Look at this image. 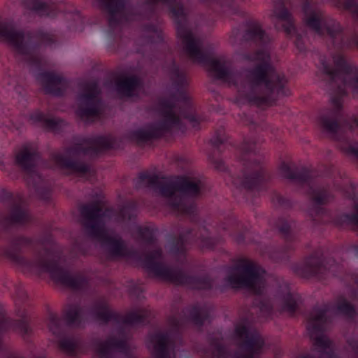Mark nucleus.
Wrapping results in <instances>:
<instances>
[{"instance_id": "2", "label": "nucleus", "mask_w": 358, "mask_h": 358, "mask_svg": "<svg viewBox=\"0 0 358 358\" xmlns=\"http://www.w3.org/2000/svg\"><path fill=\"white\" fill-rule=\"evenodd\" d=\"M3 197L8 202V214L0 219V233L10 236L8 245L3 250V255L25 273H48L55 282L66 287L76 290L85 287L88 280L85 275H73L58 259H48L43 255L38 250V246L43 245L41 239L13 234L15 227L31 223L32 216L21 196L3 192Z\"/></svg>"}, {"instance_id": "37", "label": "nucleus", "mask_w": 358, "mask_h": 358, "mask_svg": "<svg viewBox=\"0 0 358 358\" xmlns=\"http://www.w3.org/2000/svg\"><path fill=\"white\" fill-rule=\"evenodd\" d=\"M210 345L214 350V354L217 358H225L228 356L226 346L216 338L211 340Z\"/></svg>"}, {"instance_id": "20", "label": "nucleus", "mask_w": 358, "mask_h": 358, "mask_svg": "<svg viewBox=\"0 0 358 358\" xmlns=\"http://www.w3.org/2000/svg\"><path fill=\"white\" fill-rule=\"evenodd\" d=\"M90 314L95 320L103 324L113 321L117 324L133 327L143 324L146 320V315L138 311H131L127 315L122 316L121 314L110 310L109 305L105 301L96 303L91 308Z\"/></svg>"}, {"instance_id": "16", "label": "nucleus", "mask_w": 358, "mask_h": 358, "mask_svg": "<svg viewBox=\"0 0 358 358\" xmlns=\"http://www.w3.org/2000/svg\"><path fill=\"white\" fill-rule=\"evenodd\" d=\"M157 358H170L169 350V336L167 333L158 332L151 336ZM96 352L100 358H113L112 351H116L125 358H134L130 345L125 338L110 337L105 342H96Z\"/></svg>"}, {"instance_id": "21", "label": "nucleus", "mask_w": 358, "mask_h": 358, "mask_svg": "<svg viewBox=\"0 0 358 358\" xmlns=\"http://www.w3.org/2000/svg\"><path fill=\"white\" fill-rule=\"evenodd\" d=\"M272 18L274 26L278 31H284L289 38L294 37V43L299 52H303L306 50V45L303 37L299 34L294 24V18L286 8L284 2L279 1L274 6Z\"/></svg>"}, {"instance_id": "32", "label": "nucleus", "mask_w": 358, "mask_h": 358, "mask_svg": "<svg viewBox=\"0 0 358 358\" xmlns=\"http://www.w3.org/2000/svg\"><path fill=\"white\" fill-rule=\"evenodd\" d=\"M299 300L300 296L298 294L288 290L282 296V310L294 315L297 310Z\"/></svg>"}, {"instance_id": "19", "label": "nucleus", "mask_w": 358, "mask_h": 358, "mask_svg": "<svg viewBox=\"0 0 358 358\" xmlns=\"http://www.w3.org/2000/svg\"><path fill=\"white\" fill-rule=\"evenodd\" d=\"M219 241V237H213L210 232L203 228L199 235L194 234L192 229H188L185 233L171 237L168 243L170 253L178 257L185 254L187 244L192 242H196L202 250H213Z\"/></svg>"}, {"instance_id": "11", "label": "nucleus", "mask_w": 358, "mask_h": 358, "mask_svg": "<svg viewBox=\"0 0 358 358\" xmlns=\"http://www.w3.org/2000/svg\"><path fill=\"white\" fill-rule=\"evenodd\" d=\"M302 10L306 25L319 36H323L326 34L334 49L338 51L353 48L358 50L357 33L347 36L344 27L338 21L330 16H324L320 10L313 9L308 1L303 3Z\"/></svg>"}, {"instance_id": "42", "label": "nucleus", "mask_w": 358, "mask_h": 358, "mask_svg": "<svg viewBox=\"0 0 358 358\" xmlns=\"http://www.w3.org/2000/svg\"><path fill=\"white\" fill-rule=\"evenodd\" d=\"M163 36L162 33H157V41L158 43H162L163 42Z\"/></svg>"}, {"instance_id": "22", "label": "nucleus", "mask_w": 358, "mask_h": 358, "mask_svg": "<svg viewBox=\"0 0 358 358\" xmlns=\"http://www.w3.org/2000/svg\"><path fill=\"white\" fill-rule=\"evenodd\" d=\"M84 91L78 95V106L76 114L80 118L96 117L99 115L101 99L100 90L95 82L85 83Z\"/></svg>"}, {"instance_id": "34", "label": "nucleus", "mask_w": 358, "mask_h": 358, "mask_svg": "<svg viewBox=\"0 0 358 358\" xmlns=\"http://www.w3.org/2000/svg\"><path fill=\"white\" fill-rule=\"evenodd\" d=\"M138 204L134 201L126 202L119 210V215L123 220H131L136 216Z\"/></svg>"}, {"instance_id": "28", "label": "nucleus", "mask_w": 358, "mask_h": 358, "mask_svg": "<svg viewBox=\"0 0 358 358\" xmlns=\"http://www.w3.org/2000/svg\"><path fill=\"white\" fill-rule=\"evenodd\" d=\"M348 197L352 201L354 213H339L335 215L332 222L334 225L342 228L345 226L354 225L358 227V196L353 190L349 193Z\"/></svg>"}, {"instance_id": "33", "label": "nucleus", "mask_w": 358, "mask_h": 358, "mask_svg": "<svg viewBox=\"0 0 358 358\" xmlns=\"http://www.w3.org/2000/svg\"><path fill=\"white\" fill-rule=\"evenodd\" d=\"M336 310L346 316L350 319L355 318L357 315V309L352 303L347 301L345 298H342L338 303L336 305Z\"/></svg>"}, {"instance_id": "44", "label": "nucleus", "mask_w": 358, "mask_h": 358, "mask_svg": "<svg viewBox=\"0 0 358 358\" xmlns=\"http://www.w3.org/2000/svg\"><path fill=\"white\" fill-rule=\"evenodd\" d=\"M43 251H44V252H45V254L46 255H49V253H50V250H49V249H48V248H45V247H43Z\"/></svg>"}, {"instance_id": "7", "label": "nucleus", "mask_w": 358, "mask_h": 358, "mask_svg": "<svg viewBox=\"0 0 358 358\" xmlns=\"http://www.w3.org/2000/svg\"><path fill=\"white\" fill-rule=\"evenodd\" d=\"M136 189L151 188L167 199L171 208L178 214L195 221L197 218V207L194 198L201 192V181L191 180L185 176H178L176 180L164 182L158 175L148 171L139 173L134 180Z\"/></svg>"}, {"instance_id": "14", "label": "nucleus", "mask_w": 358, "mask_h": 358, "mask_svg": "<svg viewBox=\"0 0 358 358\" xmlns=\"http://www.w3.org/2000/svg\"><path fill=\"white\" fill-rule=\"evenodd\" d=\"M238 262V265L230 268L224 278L227 285L236 289L245 288L262 296L266 285L265 269L247 259H240Z\"/></svg>"}, {"instance_id": "31", "label": "nucleus", "mask_w": 358, "mask_h": 358, "mask_svg": "<svg viewBox=\"0 0 358 358\" xmlns=\"http://www.w3.org/2000/svg\"><path fill=\"white\" fill-rule=\"evenodd\" d=\"M205 3L218 7L222 17H229L233 15L243 14L240 3L244 0H203Z\"/></svg>"}, {"instance_id": "35", "label": "nucleus", "mask_w": 358, "mask_h": 358, "mask_svg": "<svg viewBox=\"0 0 358 358\" xmlns=\"http://www.w3.org/2000/svg\"><path fill=\"white\" fill-rule=\"evenodd\" d=\"M137 232L146 245H152L156 243L155 229L154 228L151 227H138Z\"/></svg>"}, {"instance_id": "27", "label": "nucleus", "mask_w": 358, "mask_h": 358, "mask_svg": "<svg viewBox=\"0 0 358 358\" xmlns=\"http://www.w3.org/2000/svg\"><path fill=\"white\" fill-rule=\"evenodd\" d=\"M37 80L42 85L45 92L56 96H62L65 93V80L52 71H43L37 73Z\"/></svg>"}, {"instance_id": "15", "label": "nucleus", "mask_w": 358, "mask_h": 358, "mask_svg": "<svg viewBox=\"0 0 358 358\" xmlns=\"http://www.w3.org/2000/svg\"><path fill=\"white\" fill-rule=\"evenodd\" d=\"M329 310V304L314 306L307 325V330L310 339L313 341L316 350L322 357L336 358L332 341L323 334L324 325L328 320L327 313ZM298 358H315V357L310 353H303L300 355Z\"/></svg>"}, {"instance_id": "12", "label": "nucleus", "mask_w": 358, "mask_h": 358, "mask_svg": "<svg viewBox=\"0 0 358 358\" xmlns=\"http://www.w3.org/2000/svg\"><path fill=\"white\" fill-rule=\"evenodd\" d=\"M66 324H62L59 315L49 313L48 326L49 330L57 339L59 348L70 356H76L80 352V342L68 332V328L78 327L83 321V309L79 304H69L63 313Z\"/></svg>"}, {"instance_id": "1", "label": "nucleus", "mask_w": 358, "mask_h": 358, "mask_svg": "<svg viewBox=\"0 0 358 358\" xmlns=\"http://www.w3.org/2000/svg\"><path fill=\"white\" fill-rule=\"evenodd\" d=\"M166 5L176 24L178 37L181 39L184 51L193 62L209 68L215 77L234 85L239 96L252 105L264 108L273 105L279 96H288L287 80L278 73L271 62L270 38L257 23H252L242 36V40L254 44L257 49L247 59L259 62L248 71L244 79L237 80L235 73L227 66L225 59H217L203 49L202 40L187 26L185 7L178 0H151Z\"/></svg>"}, {"instance_id": "30", "label": "nucleus", "mask_w": 358, "mask_h": 358, "mask_svg": "<svg viewBox=\"0 0 358 358\" xmlns=\"http://www.w3.org/2000/svg\"><path fill=\"white\" fill-rule=\"evenodd\" d=\"M182 312L189 322L199 328L210 320L209 310L198 303L187 306Z\"/></svg>"}, {"instance_id": "23", "label": "nucleus", "mask_w": 358, "mask_h": 358, "mask_svg": "<svg viewBox=\"0 0 358 358\" xmlns=\"http://www.w3.org/2000/svg\"><path fill=\"white\" fill-rule=\"evenodd\" d=\"M97 6L108 13V27L110 32L114 31L120 27L122 18L118 15H125L126 21H132L138 20L140 14L134 10L129 12L126 10V0H93Z\"/></svg>"}, {"instance_id": "29", "label": "nucleus", "mask_w": 358, "mask_h": 358, "mask_svg": "<svg viewBox=\"0 0 358 358\" xmlns=\"http://www.w3.org/2000/svg\"><path fill=\"white\" fill-rule=\"evenodd\" d=\"M30 119L35 123L41 124L47 130L55 133H60L66 126V122L64 120L48 117L40 110L33 112L30 115Z\"/></svg>"}, {"instance_id": "10", "label": "nucleus", "mask_w": 358, "mask_h": 358, "mask_svg": "<svg viewBox=\"0 0 358 358\" xmlns=\"http://www.w3.org/2000/svg\"><path fill=\"white\" fill-rule=\"evenodd\" d=\"M0 38L19 54L29 57L37 66L41 64V59L35 55L40 46H51L55 43L54 36L42 29L27 32L17 30L10 20L0 22Z\"/></svg>"}, {"instance_id": "26", "label": "nucleus", "mask_w": 358, "mask_h": 358, "mask_svg": "<svg viewBox=\"0 0 358 358\" xmlns=\"http://www.w3.org/2000/svg\"><path fill=\"white\" fill-rule=\"evenodd\" d=\"M115 90L121 97H138L144 88L142 78L136 75L122 76L115 83Z\"/></svg>"}, {"instance_id": "25", "label": "nucleus", "mask_w": 358, "mask_h": 358, "mask_svg": "<svg viewBox=\"0 0 358 358\" xmlns=\"http://www.w3.org/2000/svg\"><path fill=\"white\" fill-rule=\"evenodd\" d=\"M41 159V155L38 144L34 142L24 144L20 152L15 156L16 163L27 174L28 177L33 180L41 178L36 171L37 163Z\"/></svg>"}, {"instance_id": "18", "label": "nucleus", "mask_w": 358, "mask_h": 358, "mask_svg": "<svg viewBox=\"0 0 358 358\" xmlns=\"http://www.w3.org/2000/svg\"><path fill=\"white\" fill-rule=\"evenodd\" d=\"M296 225V222L289 217L281 216L278 219L276 227L285 244L271 252L270 258L274 262L281 263L289 261L298 238Z\"/></svg>"}, {"instance_id": "47", "label": "nucleus", "mask_w": 358, "mask_h": 358, "mask_svg": "<svg viewBox=\"0 0 358 358\" xmlns=\"http://www.w3.org/2000/svg\"><path fill=\"white\" fill-rule=\"evenodd\" d=\"M357 349H358V346H357Z\"/></svg>"}, {"instance_id": "40", "label": "nucleus", "mask_w": 358, "mask_h": 358, "mask_svg": "<svg viewBox=\"0 0 358 358\" xmlns=\"http://www.w3.org/2000/svg\"><path fill=\"white\" fill-rule=\"evenodd\" d=\"M38 194L41 199L46 202H49L51 199V190L48 187L43 188L42 189H38Z\"/></svg>"}, {"instance_id": "8", "label": "nucleus", "mask_w": 358, "mask_h": 358, "mask_svg": "<svg viewBox=\"0 0 358 358\" xmlns=\"http://www.w3.org/2000/svg\"><path fill=\"white\" fill-rule=\"evenodd\" d=\"M119 147L116 138L113 136H96L80 138L73 145L66 148L65 154L53 152L50 159L57 166L69 169L74 173L86 174L90 166L78 159L80 155L96 157L107 150H115Z\"/></svg>"}, {"instance_id": "43", "label": "nucleus", "mask_w": 358, "mask_h": 358, "mask_svg": "<svg viewBox=\"0 0 358 358\" xmlns=\"http://www.w3.org/2000/svg\"><path fill=\"white\" fill-rule=\"evenodd\" d=\"M238 241L239 243H244V242H245V235H244L243 234H241L238 236Z\"/></svg>"}, {"instance_id": "4", "label": "nucleus", "mask_w": 358, "mask_h": 358, "mask_svg": "<svg viewBox=\"0 0 358 358\" xmlns=\"http://www.w3.org/2000/svg\"><path fill=\"white\" fill-rule=\"evenodd\" d=\"M79 213L81 224L87 234L99 240L110 257H129L140 261L148 272L177 285H184L197 290L212 289L213 282L209 276L189 275L180 268L173 269L158 262L162 258V250L160 248L153 250L143 256L136 250H129L120 237L108 235L104 229V214L99 201L80 205Z\"/></svg>"}, {"instance_id": "39", "label": "nucleus", "mask_w": 358, "mask_h": 358, "mask_svg": "<svg viewBox=\"0 0 358 358\" xmlns=\"http://www.w3.org/2000/svg\"><path fill=\"white\" fill-rule=\"evenodd\" d=\"M271 199L274 204L282 208H289L292 207V205L291 200L276 192H274L273 193Z\"/></svg>"}, {"instance_id": "17", "label": "nucleus", "mask_w": 358, "mask_h": 358, "mask_svg": "<svg viewBox=\"0 0 358 358\" xmlns=\"http://www.w3.org/2000/svg\"><path fill=\"white\" fill-rule=\"evenodd\" d=\"M339 265L333 258H327L321 248L314 251L301 263L293 266L294 272L305 278H324L329 275L337 276Z\"/></svg>"}, {"instance_id": "5", "label": "nucleus", "mask_w": 358, "mask_h": 358, "mask_svg": "<svg viewBox=\"0 0 358 358\" xmlns=\"http://www.w3.org/2000/svg\"><path fill=\"white\" fill-rule=\"evenodd\" d=\"M210 143L213 152L209 155V158L220 171L227 169L221 154L227 149L238 153L242 169L234 179V183L243 193L246 202L255 203V198L267 192L272 178L264 164L259 140L252 136L244 138L241 143L237 145L230 141L224 127L221 126L215 130Z\"/></svg>"}, {"instance_id": "36", "label": "nucleus", "mask_w": 358, "mask_h": 358, "mask_svg": "<svg viewBox=\"0 0 358 358\" xmlns=\"http://www.w3.org/2000/svg\"><path fill=\"white\" fill-rule=\"evenodd\" d=\"M336 6L340 9L350 12L358 20V0H336Z\"/></svg>"}, {"instance_id": "6", "label": "nucleus", "mask_w": 358, "mask_h": 358, "mask_svg": "<svg viewBox=\"0 0 358 358\" xmlns=\"http://www.w3.org/2000/svg\"><path fill=\"white\" fill-rule=\"evenodd\" d=\"M170 75L175 91L169 98L162 99L159 101L164 119L148 124L147 129H138L130 131L129 138L138 143H144L164 138L166 134L171 133L173 129L183 133L186 128L182 118L187 120L194 129H200V124L205 121V117L198 113L186 91V75L175 62L170 67Z\"/></svg>"}, {"instance_id": "9", "label": "nucleus", "mask_w": 358, "mask_h": 358, "mask_svg": "<svg viewBox=\"0 0 358 358\" xmlns=\"http://www.w3.org/2000/svg\"><path fill=\"white\" fill-rule=\"evenodd\" d=\"M280 171L284 178L306 187L307 194L313 202L312 213L316 217L313 218L315 221L318 219L325 222L324 219L327 218V222L334 225L332 220L335 215L332 217L330 213L322 206L334 199V195L329 185L317 183L313 178L311 171L307 168L299 169L293 168L286 162H282L280 166Z\"/></svg>"}, {"instance_id": "41", "label": "nucleus", "mask_w": 358, "mask_h": 358, "mask_svg": "<svg viewBox=\"0 0 358 358\" xmlns=\"http://www.w3.org/2000/svg\"><path fill=\"white\" fill-rule=\"evenodd\" d=\"M238 35H239V29H235V28L233 29L231 36H230L231 40L234 41H236L237 38H238Z\"/></svg>"}, {"instance_id": "38", "label": "nucleus", "mask_w": 358, "mask_h": 358, "mask_svg": "<svg viewBox=\"0 0 358 358\" xmlns=\"http://www.w3.org/2000/svg\"><path fill=\"white\" fill-rule=\"evenodd\" d=\"M14 297L21 305H24L28 300V294L22 284L19 283L14 285Z\"/></svg>"}, {"instance_id": "13", "label": "nucleus", "mask_w": 358, "mask_h": 358, "mask_svg": "<svg viewBox=\"0 0 358 358\" xmlns=\"http://www.w3.org/2000/svg\"><path fill=\"white\" fill-rule=\"evenodd\" d=\"M25 8L40 17L51 19L62 17L69 21V28L74 31H82L85 19L72 4L65 0H22Z\"/></svg>"}, {"instance_id": "24", "label": "nucleus", "mask_w": 358, "mask_h": 358, "mask_svg": "<svg viewBox=\"0 0 358 358\" xmlns=\"http://www.w3.org/2000/svg\"><path fill=\"white\" fill-rule=\"evenodd\" d=\"M234 333L243 341L241 347L248 352L245 355L236 353L234 358H255L260 353L264 341L257 331H251L245 324H239L235 327Z\"/></svg>"}, {"instance_id": "45", "label": "nucleus", "mask_w": 358, "mask_h": 358, "mask_svg": "<svg viewBox=\"0 0 358 358\" xmlns=\"http://www.w3.org/2000/svg\"><path fill=\"white\" fill-rule=\"evenodd\" d=\"M261 303H262V307H266L267 308V307L269 306L268 304H266V303H264L263 301Z\"/></svg>"}, {"instance_id": "46", "label": "nucleus", "mask_w": 358, "mask_h": 358, "mask_svg": "<svg viewBox=\"0 0 358 358\" xmlns=\"http://www.w3.org/2000/svg\"><path fill=\"white\" fill-rule=\"evenodd\" d=\"M34 185L36 186L35 181H33Z\"/></svg>"}, {"instance_id": "3", "label": "nucleus", "mask_w": 358, "mask_h": 358, "mask_svg": "<svg viewBox=\"0 0 358 358\" xmlns=\"http://www.w3.org/2000/svg\"><path fill=\"white\" fill-rule=\"evenodd\" d=\"M334 66L327 59H320V78L323 80L330 93L329 106L320 113L318 122L322 129L336 141L338 148L346 155L358 159V115L345 116L343 98L348 88L358 93V66L349 62L341 52L332 56Z\"/></svg>"}]
</instances>
